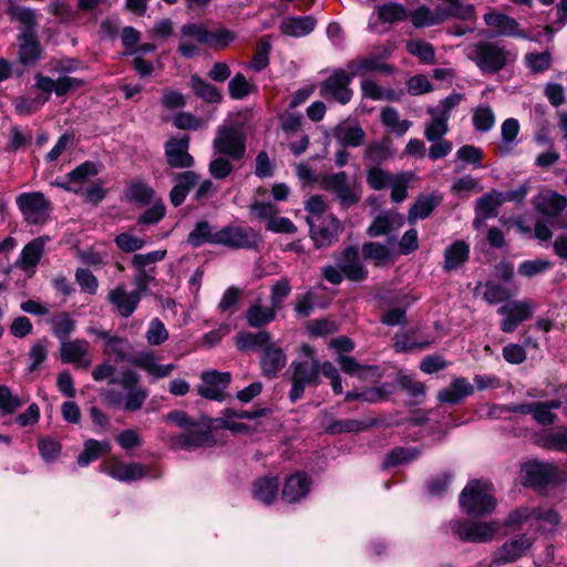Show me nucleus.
Here are the masks:
<instances>
[{
  "mask_svg": "<svg viewBox=\"0 0 567 567\" xmlns=\"http://www.w3.org/2000/svg\"><path fill=\"white\" fill-rule=\"evenodd\" d=\"M460 505L471 516H483L496 507L495 491L488 481H471L460 495Z\"/></svg>",
  "mask_w": 567,
  "mask_h": 567,
  "instance_id": "3",
  "label": "nucleus"
},
{
  "mask_svg": "<svg viewBox=\"0 0 567 567\" xmlns=\"http://www.w3.org/2000/svg\"><path fill=\"white\" fill-rule=\"evenodd\" d=\"M89 350L90 344L86 340L75 339L63 341L60 348L61 360L66 363H72L78 368L85 369L91 364Z\"/></svg>",
  "mask_w": 567,
  "mask_h": 567,
  "instance_id": "18",
  "label": "nucleus"
},
{
  "mask_svg": "<svg viewBox=\"0 0 567 567\" xmlns=\"http://www.w3.org/2000/svg\"><path fill=\"white\" fill-rule=\"evenodd\" d=\"M406 50L410 54L416 56L423 63H433L435 58V51L431 43L423 40H410L406 42Z\"/></svg>",
  "mask_w": 567,
  "mask_h": 567,
  "instance_id": "52",
  "label": "nucleus"
},
{
  "mask_svg": "<svg viewBox=\"0 0 567 567\" xmlns=\"http://www.w3.org/2000/svg\"><path fill=\"white\" fill-rule=\"evenodd\" d=\"M307 223L310 227L311 238L317 247L329 246L337 239L340 224L333 215L329 214L320 219L307 217Z\"/></svg>",
  "mask_w": 567,
  "mask_h": 567,
  "instance_id": "14",
  "label": "nucleus"
},
{
  "mask_svg": "<svg viewBox=\"0 0 567 567\" xmlns=\"http://www.w3.org/2000/svg\"><path fill=\"white\" fill-rule=\"evenodd\" d=\"M380 118L388 132L398 136L404 135L412 126L411 121L401 118L399 112L391 106H386L381 110Z\"/></svg>",
  "mask_w": 567,
  "mask_h": 567,
  "instance_id": "38",
  "label": "nucleus"
},
{
  "mask_svg": "<svg viewBox=\"0 0 567 567\" xmlns=\"http://www.w3.org/2000/svg\"><path fill=\"white\" fill-rule=\"evenodd\" d=\"M451 530L463 542L486 543L494 538L499 526L494 522L452 520Z\"/></svg>",
  "mask_w": 567,
  "mask_h": 567,
  "instance_id": "5",
  "label": "nucleus"
},
{
  "mask_svg": "<svg viewBox=\"0 0 567 567\" xmlns=\"http://www.w3.org/2000/svg\"><path fill=\"white\" fill-rule=\"evenodd\" d=\"M41 51L35 30H23L19 35V61L24 65L33 64L39 60Z\"/></svg>",
  "mask_w": 567,
  "mask_h": 567,
  "instance_id": "31",
  "label": "nucleus"
},
{
  "mask_svg": "<svg viewBox=\"0 0 567 567\" xmlns=\"http://www.w3.org/2000/svg\"><path fill=\"white\" fill-rule=\"evenodd\" d=\"M504 204L502 199V192L492 190L483 195L476 203L477 215L483 218H491L496 215L497 208Z\"/></svg>",
  "mask_w": 567,
  "mask_h": 567,
  "instance_id": "43",
  "label": "nucleus"
},
{
  "mask_svg": "<svg viewBox=\"0 0 567 567\" xmlns=\"http://www.w3.org/2000/svg\"><path fill=\"white\" fill-rule=\"evenodd\" d=\"M411 177L403 173L395 175L390 183L391 187V199L395 203L403 202L408 196V184L410 183Z\"/></svg>",
  "mask_w": 567,
  "mask_h": 567,
  "instance_id": "63",
  "label": "nucleus"
},
{
  "mask_svg": "<svg viewBox=\"0 0 567 567\" xmlns=\"http://www.w3.org/2000/svg\"><path fill=\"white\" fill-rule=\"evenodd\" d=\"M200 380L202 383L197 386V393L205 399L221 402L225 399V390L230 384L231 374L208 370L202 372Z\"/></svg>",
  "mask_w": 567,
  "mask_h": 567,
  "instance_id": "10",
  "label": "nucleus"
},
{
  "mask_svg": "<svg viewBox=\"0 0 567 567\" xmlns=\"http://www.w3.org/2000/svg\"><path fill=\"white\" fill-rule=\"evenodd\" d=\"M235 39V33L225 28L218 29L216 31L208 30L205 45L215 50H221L227 48Z\"/></svg>",
  "mask_w": 567,
  "mask_h": 567,
  "instance_id": "58",
  "label": "nucleus"
},
{
  "mask_svg": "<svg viewBox=\"0 0 567 567\" xmlns=\"http://www.w3.org/2000/svg\"><path fill=\"white\" fill-rule=\"evenodd\" d=\"M279 480L276 476H265L252 483V497L261 504L270 505L278 496Z\"/></svg>",
  "mask_w": 567,
  "mask_h": 567,
  "instance_id": "35",
  "label": "nucleus"
},
{
  "mask_svg": "<svg viewBox=\"0 0 567 567\" xmlns=\"http://www.w3.org/2000/svg\"><path fill=\"white\" fill-rule=\"evenodd\" d=\"M52 332L62 342L75 330V321L68 312L55 315L51 319Z\"/></svg>",
  "mask_w": 567,
  "mask_h": 567,
  "instance_id": "50",
  "label": "nucleus"
},
{
  "mask_svg": "<svg viewBox=\"0 0 567 567\" xmlns=\"http://www.w3.org/2000/svg\"><path fill=\"white\" fill-rule=\"evenodd\" d=\"M102 471L120 482L138 481L146 476L147 468L138 463L113 460L102 465Z\"/></svg>",
  "mask_w": 567,
  "mask_h": 567,
  "instance_id": "17",
  "label": "nucleus"
},
{
  "mask_svg": "<svg viewBox=\"0 0 567 567\" xmlns=\"http://www.w3.org/2000/svg\"><path fill=\"white\" fill-rule=\"evenodd\" d=\"M536 210L548 217L558 216L567 206V198L554 190L543 189L534 198Z\"/></svg>",
  "mask_w": 567,
  "mask_h": 567,
  "instance_id": "22",
  "label": "nucleus"
},
{
  "mask_svg": "<svg viewBox=\"0 0 567 567\" xmlns=\"http://www.w3.org/2000/svg\"><path fill=\"white\" fill-rule=\"evenodd\" d=\"M338 266L350 280H363L368 275V271L361 262L359 250L355 247H349L343 250L339 258Z\"/></svg>",
  "mask_w": 567,
  "mask_h": 567,
  "instance_id": "26",
  "label": "nucleus"
},
{
  "mask_svg": "<svg viewBox=\"0 0 567 567\" xmlns=\"http://www.w3.org/2000/svg\"><path fill=\"white\" fill-rule=\"evenodd\" d=\"M128 361L131 364L147 372L154 379L168 377L175 369L173 363L158 364L153 351L138 352L134 354Z\"/></svg>",
  "mask_w": 567,
  "mask_h": 567,
  "instance_id": "19",
  "label": "nucleus"
},
{
  "mask_svg": "<svg viewBox=\"0 0 567 567\" xmlns=\"http://www.w3.org/2000/svg\"><path fill=\"white\" fill-rule=\"evenodd\" d=\"M473 125L476 131L488 132L495 125V114L491 106L480 105L473 111Z\"/></svg>",
  "mask_w": 567,
  "mask_h": 567,
  "instance_id": "51",
  "label": "nucleus"
},
{
  "mask_svg": "<svg viewBox=\"0 0 567 567\" xmlns=\"http://www.w3.org/2000/svg\"><path fill=\"white\" fill-rule=\"evenodd\" d=\"M270 341L271 337L266 331L257 333L244 332L238 334L236 344L239 350H247L257 346L265 348Z\"/></svg>",
  "mask_w": 567,
  "mask_h": 567,
  "instance_id": "53",
  "label": "nucleus"
},
{
  "mask_svg": "<svg viewBox=\"0 0 567 567\" xmlns=\"http://www.w3.org/2000/svg\"><path fill=\"white\" fill-rule=\"evenodd\" d=\"M465 53L483 74H494L516 58L503 43L484 40L467 45Z\"/></svg>",
  "mask_w": 567,
  "mask_h": 567,
  "instance_id": "2",
  "label": "nucleus"
},
{
  "mask_svg": "<svg viewBox=\"0 0 567 567\" xmlns=\"http://www.w3.org/2000/svg\"><path fill=\"white\" fill-rule=\"evenodd\" d=\"M556 478L557 468L549 463L529 461L520 470V481L524 486H545Z\"/></svg>",
  "mask_w": 567,
  "mask_h": 567,
  "instance_id": "13",
  "label": "nucleus"
},
{
  "mask_svg": "<svg viewBox=\"0 0 567 567\" xmlns=\"http://www.w3.org/2000/svg\"><path fill=\"white\" fill-rule=\"evenodd\" d=\"M288 372L291 382L289 399L291 402H296L302 398L306 388L319 384L322 363L317 359L309 344H302L298 358L291 362Z\"/></svg>",
  "mask_w": 567,
  "mask_h": 567,
  "instance_id": "1",
  "label": "nucleus"
},
{
  "mask_svg": "<svg viewBox=\"0 0 567 567\" xmlns=\"http://www.w3.org/2000/svg\"><path fill=\"white\" fill-rule=\"evenodd\" d=\"M560 404L561 403L558 400H553L546 403L520 404L515 406L514 411L523 414H532L537 423L547 425L554 423L556 417L551 410L558 409Z\"/></svg>",
  "mask_w": 567,
  "mask_h": 567,
  "instance_id": "30",
  "label": "nucleus"
},
{
  "mask_svg": "<svg viewBox=\"0 0 567 567\" xmlns=\"http://www.w3.org/2000/svg\"><path fill=\"white\" fill-rule=\"evenodd\" d=\"M518 133L519 123L516 118L509 117L502 123V144L499 146L502 153H509L512 151Z\"/></svg>",
  "mask_w": 567,
  "mask_h": 567,
  "instance_id": "49",
  "label": "nucleus"
},
{
  "mask_svg": "<svg viewBox=\"0 0 567 567\" xmlns=\"http://www.w3.org/2000/svg\"><path fill=\"white\" fill-rule=\"evenodd\" d=\"M333 136L343 147H357L363 143L365 133L357 124L342 122L333 130Z\"/></svg>",
  "mask_w": 567,
  "mask_h": 567,
  "instance_id": "34",
  "label": "nucleus"
},
{
  "mask_svg": "<svg viewBox=\"0 0 567 567\" xmlns=\"http://www.w3.org/2000/svg\"><path fill=\"white\" fill-rule=\"evenodd\" d=\"M560 522L559 514L545 507L523 506L513 511L507 518L508 525H527L529 528L547 529L556 527Z\"/></svg>",
  "mask_w": 567,
  "mask_h": 567,
  "instance_id": "4",
  "label": "nucleus"
},
{
  "mask_svg": "<svg viewBox=\"0 0 567 567\" xmlns=\"http://www.w3.org/2000/svg\"><path fill=\"white\" fill-rule=\"evenodd\" d=\"M287 357L282 349L271 344L265 346L261 357V369L265 375L275 378L279 371L286 365Z\"/></svg>",
  "mask_w": 567,
  "mask_h": 567,
  "instance_id": "33",
  "label": "nucleus"
},
{
  "mask_svg": "<svg viewBox=\"0 0 567 567\" xmlns=\"http://www.w3.org/2000/svg\"><path fill=\"white\" fill-rule=\"evenodd\" d=\"M47 240L48 238L38 237L23 247L18 264L25 272L30 275L34 272L43 255Z\"/></svg>",
  "mask_w": 567,
  "mask_h": 567,
  "instance_id": "32",
  "label": "nucleus"
},
{
  "mask_svg": "<svg viewBox=\"0 0 567 567\" xmlns=\"http://www.w3.org/2000/svg\"><path fill=\"white\" fill-rule=\"evenodd\" d=\"M535 305L528 300H512L498 308L497 312L504 317L501 330L505 333L513 332L519 323L530 318Z\"/></svg>",
  "mask_w": 567,
  "mask_h": 567,
  "instance_id": "8",
  "label": "nucleus"
},
{
  "mask_svg": "<svg viewBox=\"0 0 567 567\" xmlns=\"http://www.w3.org/2000/svg\"><path fill=\"white\" fill-rule=\"evenodd\" d=\"M440 200L441 198L434 195L420 196L409 210V223L414 224L417 219H425L429 217L440 204Z\"/></svg>",
  "mask_w": 567,
  "mask_h": 567,
  "instance_id": "40",
  "label": "nucleus"
},
{
  "mask_svg": "<svg viewBox=\"0 0 567 567\" xmlns=\"http://www.w3.org/2000/svg\"><path fill=\"white\" fill-rule=\"evenodd\" d=\"M429 114L431 115V120L425 124L424 136L429 142H435L447 134L449 120L435 113Z\"/></svg>",
  "mask_w": 567,
  "mask_h": 567,
  "instance_id": "47",
  "label": "nucleus"
},
{
  "mask_svg": "<svg viewBox=\"0 0 567 567\" xmlns=\"http://www.w3.org/2000/svg\"><path fill=\"white\" fill-rule=\"evenodd\" d=\"M480 287H482V285H478L476 287V290ZM483 299L491 305L505 301L511 297V293L507 288L493 281L486 282L483 286Z\"/></svg>",
  "mask_w": 567,
  "mask_h": 567,
  "instance_id": "57",
  "label": "nucleus"
},
{
  "mask_svg": "<svg viewBox=\"0 0 567 567\" xmlns=\"http://www.w3.org/2000/svg\"><path fill=\"white\" fill-rule=\"evenodd\" d=\"M276 308L264 307L260 305L251 306L247 311V321L251 327H261L270 321H272L276 317Z\"/></svg>",
  "mask_w": 567,
  "mask_h": 567,
  "instance_id": "48",
  "label": "nucleus"
},
{
  "mask_svg": "<svg viewBox=\"0 0 567 567\" xmlns=\"http://www.w3.org/2000/svg\"><path fill=\"white\" fill-rule=\"evenodd\" d=\"M363 429L364 422L353 419L332 421L326 426V431L330 434L359 432Z\"/></svg>",
  "mask_w": 567,
  "mask_h": 567,
  "instance_id": "62",
  "label": "nucleus"
},
{
  "mask_svg": "<svg viewBox=\"0 0 567 567\" xmlns=\"http://www.w3.org/2000/svg\"><path fill=\"white\" fill-rule=\"evenodd\" d=\"M543 444L547 449L567 452V427H560L545 434Z\"/></svg>",
  "mask_w": 567,
  "mask_h": 567,
  "instance_id": "60",
  "label": "nucleus"
},
{
  "mask_svg": "<svg viewBox=\"0 0 567 567\" xmlns=\"http://www.w3.org/2000/svg\"><path fill=\"white\" fill-rule=\"evenodd\" d=\"M389 55L390 52L384 50L380 55L370 54L369 56L352 60L347 64L348 72L352 76L365 74L372 71L389 73L391 72V66L383 62V60Z\"/></svg>",
  "mask_w": 567,
  "mask_h": 567,
  "instance_id": "20",
  "label": "nucleus"
},
{
  "mask_svg": "<svg viewBox=\"0 0 567 567\" xmlns=\"http://www.w3.org/2000/svg\"><path fill=\"white\" fill-rule=\"evenodd\" d=\"M110 451L111 444L107 441H96L93 439L86 440L84 442L83 451L78 456V464L81 467H86L97 457L107 454Z\"/></svg>",
  "mask_w": 567,
  "mask_h": 567,
  "instance_id": "41",
  "label": "nucleus"
},
{
  "mask_svg": "<svg viewBox=\"0 0 567 567\" xmlns=\"http://www.w3.org/2000/svg\"><path fill=\"white\" fill-rule=\"evenodd\" d=\"M75 280L83 292L95 295L99 288L96 277L85 268H79L75 272Z\"/></svg>",
  "mask_w": 567,
  "mask_h": 567,
  "instance_id": "64",
  "label": "nucleus"
},
{
  "mask_svg": "<svg viewBox=\"0 0 567 567\" xmlns=\"http://www.w3.org/2000/svg\"><path fill=\"white\" fill-rule=\"evenodd\" d=\"M262 415V411H235L231 409H226L223 413V417L217 419V425L231 432H241L245 429V425L234 421L233 419H256Z\"/></svg>",
  "mask_w": 567,
  "mask_h": 567,
  "instance_id": "42",
  "label": "nucleus"
},
{
  "mask_svg": "<svg viewBox=\"0 0 567 567\" xmlns=\"http://www.w3.org/2000/svg\"><path fill=\"white\" fill-rule=\"evenodd\" d=\"M215 234L213 227L205 220L199 221L195 225L194 229L187 237V243L193 247H199L204 244L215 245Z\"/></svg>",
  "mask_w": 567,
  "mask_h": 567,
  "instance_id": "45",
  "label": "nucleus"
},
{
  "mask_svg": "<svg viewBox=\"0 0 567 567\" xmlns=\"http://www.w3.org/2000/svg\"><path fill=\"white\" fill-rule=\"evenodd\" d=\"M403 224L404 217L401 214L395 210H388L373 219L367 233L370 237H379L401 228Z\"/></svg>",
  "mask_w": 567,
  "mask_h": 567,
  "instance_id": "27",
  "label": "nucleus"
},
{
  "mask_svg": "<svg viewBox=\"0 0 567 567\" xmlns=\"http://www.w3.org/2000/svg\"><path fill=\"white\" fill-rule=\"evenodd\" d=\"M210 443V434L200 424L195 423L188 430L173 439L172 445L176 449L193 450Z\"/></svg>",
  "mask_w": 567,
  "mask_h": 567,
  "instance_id": "25",
  "label": "nucleus"
},
{
  "mask_svg": "<svg viewBox=\"0 0 567 567\" xmlns=\"http://www.w3.org/2000/svg\"><path fill=\"white\" fill-rule=\"evenodd\" d=\"M189 86L196 95L209 103H218L221 101V95L217 87L197 75L190 78Z\"/></svg>",
  "mask_w": 567,
  "mask_h": 567,
  "instance_id": "44",
  "label": "nucleus"
},
{
  "mask_svg": "<svg viewBox=\"0 0 567 567\" xmlns=\"http://www.w3.org/2000/svg\"><path fill=\"white\" fill-rule=\"evenodd\" d=\"M138 382V375L132 370L124 371L120 378H113L110 382L112 384H120L126 392L124 406L128 411L141 409L148 396V392Z\"/></svg>",
  "mask_w": 567,
  "mask_h": 567,
  "instance_id": "11",
  "label": "nucleus"
},
{
  "mask_svg": "<svg viewBox=\"0 0 567 567\" xmlns=\"http://www.w3.org/2000/svg\"><path fill=\"white\" fill-rule=\"evenodd\" d=\"M97 174L96 167L93 163L85 162L74 168L66 175V181L59 183V186L66 190L79 193L82 185L91 177Z\"/></svg>",
  "mask_w": 567,
  "mask_h": 567,
  "instance_id": "36",
  "label": "nucleus"
},
{
  "mask_svg": "<svg viewBox=\"0 0 567 567\" xmlns=\"http://www.w3.org/2000/svg\"><path fill=\"white\" fill-rule=\"evenodd\" d=\"M474 393V386L465 378H454L450 385L437 393L442 403L458 404L463 399Z\"/></svg>",
  "mask_w": 567,
  "mask_h": 567,
  "instance_id": "29",
  "label": "nucleus"
},
{
  "mask_svg": "<svg viewBox=\"0 0 567 567\" xmlns=\"http://www.w3.org/2000/svg\"><path fill=\"white\" fill-rule=\"evenodd\" d=\"M145 337L151 346H159L168 339V331L159 319L154 318L148 323Z\"/></svg>",
  "mask_w": 567,
  "mask_h": 567,
  "instance_id": "59",
  "label": "nucleus"
},
{
  "mask_svg": "<svg viewBox=\"0 0 567 567\" xmlns=\"http://www.w3.org/2000/svg\"><path fill=\"white\" fill-rule=\"evenodd\" d=\"M17 205L28 224H43L50 214V203L40 192L23 193L17 197Z\"/></svg>",
  "mask_w": 567,
  "mask_h": 567,
  "instance_id": "6",
  "label": "nucleus"
},
{
  "mask_svg": "<svg viewBox=\"0 0 567 567\" xmlns=\"http://www.w3.org/2000/svg\"><path fill=\"white\" fill-rule=\"evenodd\" d=\"M214 147L217 153L238 161L246 152L244 133L238 127H220L214 140Z\"/></svg>",
  "mask_w": 567,
  "mask_h": 567,
  "instance_id": "7",
  "label": "nucleus"
},
{
  "mask_svg": "<svg viewBox=\"0 0 567 567\" xmlns=\"http://www.w3.org/2000/svg\"><path fill=\"white\" fill-rule=\"evenodd\" d=\"M486 25L496 31L499 35L530 39L528 33L520 30L518 22L504 13L491 11L484 14Z\"/></svg>",
  "mask_w": 567,
  "mask_h": 567,
  "instance_id": "16",
  "label": "nucleus"
},
{
  "mask_svg": "<svg viewBox=\"0 0 567 567\" xmlns=\"http://www.w3.org/2000/svg\"><path fill=\"white\" fill-rule=\"evenodd\" d=\"M256 243V236L251 228L241 226H226L215 234V245L229 248H249Z\"/></svg>",
  "mask_w": 567,
  "mask_h": 567,
  "instance_id": "15",
  "label": "nucleus"
},
{
  "mask_svg": "<svg viewBox=\"0 0 567 567\" xmlns=\"http://www.w3.org/2000/svg\"><path fill=\"white\" fill-rule=\"evenodd\" d=\"M417 455L419 451L415 447H398L386 455L383 466L390 467L398 464H405L415 460Z\"/></svg>",
  "mask_w": 567,
  "mask_h": 567,
  "instance_id": "56",
  "label": "nucleus"
},
{
  "mask_svg": "<svg viewBox=\"0 0 567 567\" xmlns=\"http://www.w3.org/2000/svg\"><path fill=\"white\" fill-rule=\"evenodd\" d=\"M320 186L334 194L344 207L352 206L360 199V193L349 184L344 172L324 175L320 181Z\"/></svg>",
  "mask_w": 567,
  "mask_h": 567,
  "instance_id": "9",
  "label": "nucleus"
},
{
  "mask_svg": "<svg viewBox=\"0 0 567 567\" xmlns=\"http://www.w3.org/2000/svg\"><path fill=\"white\" fill-rule=\"evenodd\" d=\"M470 246L457 240L446 248L444 254V269L447 271L460 268L468 258Z\"/></svg>",
  "mask_w": 567,
  "mask_h": 567,
  "instance_id": "39",
  "label": "nucleus"
},
{
  "mask_svg": "<svg viewBox=\"0 0 567 567\" xmlns=\"http://www.w3.org/2000/svg\"><path fill=\"white\" fill-rule=\"evenodd\" d=\"M464 96L461 93H452L445 99L441 100L437 105L429 106L427 113H435L450 121L452 111L458 106Z\"/></svg>",
  "mask_w": 567,
  "mask_h": 567,
  "instance_id": "55",
  "label": "nucleus"
},
{
  "mask_svg": "<svg viewBox=\"0 0 567 567\" xmlns=\"http://www.w3.org/2000/svg\"><path fill=\"white\" fill-rule=\"evenodd\" d=\"M352 78L348 70H334L321 84L322 95L347 104L352 97V91L349 87Z\"/></svg>",
  "mask_w": 567,
  "mask_h": 567,
  "instance_id": "12",
  "label": "nucleus"
},
{
  "mask_svg": "<svg viewBox=\"0 0 567 567\" xmlns=\"http://www.w3.org/2000/svg\"><path fill=\"white\" fill-rule=\"evenodd\" d=\"M189 138H172L165 145L167 163L172 167L186 168L193 165V157L188 153Z\"/></svg>",
  "mask_w": 567,
  "mask_h": 567,
  "instance_id": "21",
  "label": "nucleus"
},
{
  "mask_svg": "<svg viewBox=\"0 0 567 567\" xmlns=\"http://www.w3.org/2000/svg\"><path fill=\"white\" fill-rule=\"evenodd\" d=\"M364 258L371 259L375 265H384L391 260V247L380 243H365L362 246Z\"/></svg>",
  "mask_w": 567,
  "mask_h": 567,
  "instance_id": "46",
  "label": "nucleus"
},
{
  "mask_svg": "<svg viewBox=\"0 0 567 567\" xmlns=\"http://www.w3.org/2000/svg\"><path fill=\"white\" fill-rule=\"evenodd\" d=\"M254 89L247 79L238 73L228 83V91L233 99L241 100L246 97Z\"/></svg>",
  "mask_w": 567,
  "mask_h": 567,
  "instance_id": "61",
  "label": "nucleus"
},
{
  "mask_svg": "<svg viewBox=\"0 0 567 567\" xmlns=\"http://www.w3.org/2000/svg\"><path fill=\"white\" fill-rule=\"evenodd\" d=\"M378 16L382 21L393 23L405 20L410 13L403 6L390 2L378 7Z\"/></svg>",
  "mask_w": 567,
  "mask_h": 567,
  "instance_id": "54",
  "label": "nucleus"
},
{
  "mask_svg": "<svg viewBox=\"0 0 567 567\" xmlns=\"http://www.w3.org/2000/svg\"><path fill=\"white\" fill-rule=\"evenodd\" d=\"M107 299L122 317L128 318L140 303L141 295L140 291L134 290L128 292L126 288L121 285L110 291Z\"/></svg>",
  "mask_w": 567,
  "mask_h": 567,
  "instance_id": "23",
  "label": "nucleus"
},
{
  "mask_svg": "<svg viewBox=\"0 0 567 567\" xmlns=\"http://www.w3.org/2000/svg\"><path fill=\"white\" fill-rule=\"evenodd\" d=\"M316 27V20L311 17L286 18L280 24L284 34L300 38L308 35Z\"/></svg>",
  "mask_w": 567,
  "mask_h": 567,
  "instance_id": "37",
  "label": "nucleus"
},
{
  "mask_svg": "<svg viewBox=\"0 0 567 567\" xmlns=\"http://www.w3.org/2000/svg\"><path fill=\"white\" fill-rule=\"evenodd\" d=\"M311 488V478L306 473L298 472L290 475L282 488V499L296 503L305 498Z\"/></svg>",
  "mask_w": 567,
  "mask_h": 567,
  "instance_id": "24",
  "label": "nucleus"
},
{
  "mask_svg": "<svg viewBox=\"0 0 567 567\" xmlns=\"http://www.w3.org/2000/svg\"><path fill=\"white\" fill-rule=\"evenodd\" d=\"M532 546L529 538L519 536L503 544L502 547L495 553L494 563L507 564L517 560L526 550Z\"/></svg>",
  "mask_w": 567,
  "mask_h": 567,
  "instance_id": "28",
  "label": "nucleus"
}]
</instances>
